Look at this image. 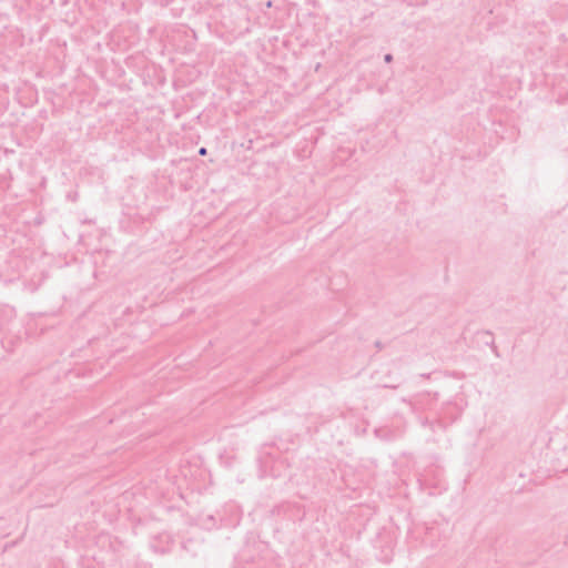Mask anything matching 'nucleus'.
Listing matches in <instances>:
<instances>
[{
  "label": "nucleus",
  "instance_id": "f257e3e1",
  "mask_svg": "<svg viewBox=\"0 0 568 568\" xmlns=\"http://www.w3.org/2000/svg\"><path fill=\"white\" fill-rule=\"evenodd\" d=\"M439 394L424 392L415 395L409 404L414 413H426L435 415V410H439L440 405H438Z\"/></svg>",
  "mask_w": 568,
  "mask_h": 568
},
{
  "label": "nucleus",
  "instance_id": "f03ea898",
  "mask_svg": "<svg viewBox=\"0 0 568 568\" xmlns=\"http://www.w3.org/2000/svg\"><path fill=\"white\" fill-rule=\"evenodd\" d=\"M463 408L456 402H445L437 410L442 419L440 428L445 429L448 425L455 423L462 415Z\"/></svg>",
  "mask_w": 568,
  "mask_h": 568
},
{
  "label": "nucleus",
  "instance_id": "7ed1b4c3",
  "mask_svg": "<svg viewBox=\"0 0 568 568\" xmlns=\"http://www.w3.org/2000/svg\"><path fill=\"white\" fill-rule=\"evenodd\" d=\"M417 415V420L423 427H428L432 430H435L436 427L440 428L442 419L435 410V415L426 414V413H415Z\"/></svg>",
  "mask_w": 568,
  "mask_h": 568
},
{
  "label": "nucleus",
  "instance_id": "20e7f679",
  "mask_svg": "<svg viewBox=\"0 0 568 568\" xmlns=\"http://www.w3.org/2000/svg\"><path fill=\"white\" fill-rule=\"evenodd\" d=\"M121 568H152L149 564L138 560L135 558L126 559L122 565Z\"/></svg>",
  "mask_w": 568,
  "mask_h": 568
},
{
  "label": "nucleus",
  "instance_id": "39448f33",
  "mask_svg": "<svg viewBox=\"0 0 568 568\" xmlns=\"http://www.w3.org/2000/svg\"><path fill=\"white\" fill-rule=\"evenodd\" d=\"M477 336L479 339L487 346H491L494 342L493 333L490 331H480L477 332Z\"/></svg>",
  "mask_w": 568,
  "mask_h": 568
},
{
  "label": "nucleus",
  "instance_id": "423d86ee",
  "mask_svg": "<svg viewBox=\"0 0 568 568\" xmlns=\"http://www.w3.org/2000/svg\"><path fill=\"white\" fill-rule=\"evenodd\" d=\"M384 61H385L386 63H390V62L393 61V55H392L390 53H386V54L384 55Z\"/></svg>",
  "mask_w": 568,
  "mask_h": 568
},
{
  "label": "nucleus",
  "instance_id": "0eeeda50",
  "mask_svg": "<svg viewBox=\"0 0 568 568\" xmlns=\"http://www.w3.org/2000/svg\"><path fill=\"white\" fill-rule=\"evenodd\" d=\"M491 351L494 352V354L498 357L499 356V353H498V348L496 346V344L494 343L491 346H490Z\"/></svg>",
  "mask_w": 568,
  "mask_h": 568
},
{
  "label": "nucleus",
  "instance_id": "6e6552de",
  "mask_svg": "<svg viewBox=\"0 0 568 568\" xmlns=\"http://www.w3.org/2000/svg\"><path fill=\"white\" fill-rule=\"evenodd\" d=\"M491 351L494 352V354L498 357L499 356V353H498V348L496 346V344L494 343L491 346H490Z\"/></svg>",
  "mask_w": 568,
  "mask_h": 568
},
{
  "label": "nucleus",
  "instance_id": "1a4fd4ad",
  "mask_svg": "<svg viewBox=\"0 0 568 568\" xmlns=\"http://www.w3.org/2000/svg\"><path fill=\"white\" fill-rule=\"evenodd\" d=\"M206 152H207V151H206V148H201V149L199 150V154H200V155H206Z\"/></svg>",
  "mask_w": 568,
  "mask_h": 568
},
{
  "label": "nucleus",
  "instance_id": "9d476101",
  "mask_svg": "<svg viewBox=\"0 0 568 568\" xmlns=\"http://www.w3.org/2000/svg\"><path fill=\"white\" fill-rule=\"evenodd\" d=\"M207 520L212 521V526H214V525H215V524H214V517H213V516H209V517H207Z\"/></svg>",
  "mask_w": 568,
  "mask_h": 568
},
{
  "label": "nucleus",
  "instance_id": "9b49d317",
  "mask_svg": "<svg viewBox=\"0 0 568 568\" xmlns=\"http://www.w3.org/2000/svg\"><path fill=\"white\" fill-rule=\"evenodd\" d=\"M375 346H376L377 348H382V343H381L379 341H377V342L375 343Z\"/></svg>",
  "mask_w": 568,
  "mask_h": 568
},
{
  "label": "nucleus",
  "instance_id": "f8f14e48",
  "mask_svg": "<svg viewBox=\"0 0 568 568\" xmlns=\"http://www.w3.org/2000/svg\"><path fill=\"white\" fill-rule=\"evenodd\" d=\"M384 387L396 388L397 385H385Z\"/></svg>",
  "mask_w": 568,
  "mask_h": 568
}]
</instances>
